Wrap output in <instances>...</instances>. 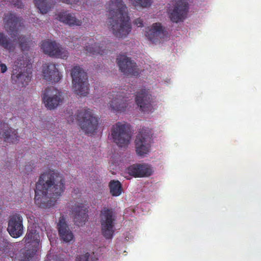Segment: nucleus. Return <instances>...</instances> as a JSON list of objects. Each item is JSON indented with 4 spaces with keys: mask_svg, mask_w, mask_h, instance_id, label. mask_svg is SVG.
I'll use <instances>...</instances> for the list:
<instances>
[{
    "mask_svg": "<svg viewBox=\"0 0 261 261\" xmlns=\"http://www.w3.org/2000/svg\"><path fill=\"white\" fill-rule=\"evenodd\" d=\"M65 189V179L63 174L51 170L41 173L36 184L35 204L41 208H49L56 204Z\"/></svg>",
    "mask_w": 261,
    "mask_h": 261,
    "instance_id": "obj_1",
    "label": "nucleus"
},
{
    "mask_svg": "<svg viewBox=\"0 0 261 261\" xmlns=\"http://www.w3.org/2000/svg\"><path fill=\"white\" fill-rule=\"evenodd\" d=\"M109 29L116 37L123 38L131 31L127 9L122 0H111L107 7Z\"/></svg>",
    "mask_w": 261,
    "mask_h": 261,
    "instance_id": "obj_2",
    "label": "nucleus"
},
{
    "mask_svg": "<svg viewBox=\"0 0 261 261\" xmlns=\"http://www.w3.org/2000/svg\"><path fill=\"white\" fill-rule=\"evenodd\" d=\"M4 23L5 30L13 39V41H10L6 35L0 32V45L11 51L14 49L15 44L19 43L22 50L28 49L29 39L25 36L19 35V31L22 24L21 19L13 14H8L5 16Z\"/></svg>",
    "mask_w": 261,
    "mask_h": 261,
    "instance_id": "obj_3",
    "label": "nucleus"
},
{
    "mask_svg": "<svg viewBox=\"0 0 261 261\" xmlns=\"http://www.w3.org/2000/svg\"><path fill=\"white\" fill-rule=\"evenodd\" d=\"M73 91L78 95L86 96L88 93V78L86 73L80 66H74L71 71Z\"/></svg>",
    "mask_w": 261,
    "mask_h": 261,
    "instance_id": "obj_4",
    "label": "nucleus"
},
{
    "mask_svg": "<svg viewBox=\"0 0 261 261\" xmlns=\"http://www.w3.org/2000/svg\"><path fill=\"white\" fill-rule=\"evenodd\" d=\"M116 216L113 210L107 207L102 209L100 215L101 230L103 236L107 239H112L115 231Z\"/></svg>",
    "mask_w": 261,
    "mask_h": 261,
    "instance_id": "obj_5",
    "label": "nucleus"
},
{
    "mask_svg": "<svg viewBox=\"0 0 261 261\" xmlns=\"http://www.w3.org/2000/svg\"><path fill=\"white\" fill-rule=\"evenodd\" d=\"M108 108L113 112H123L127 108L128 97L123 92L112 91L108 94Z\"/></svg>",
    "mask_w": 261,
    "mask_h": 261,
    "instance_id": "obj_6",
    "label": "nucleus"
},
{
    "mask_svg": "<svg viewBox=\"0 0 261 261\" xmlns=\"http://www.w3.org/2000/svg\"><path fill=\"white\" fill-rule=\"evenodd\" d=\"M79 124L82 129L95 130L98 128L99 118L88 110H83L77 115Z\"/></svg>",
    "mask_w": 261,
    "mask_h": 261,
    "instance_id": "obj_7",
    "label": "nucleus"
},
{
    "mask_svg": "<svg viewBox=\"0 0 261 261\" xmlns=\"http://www.w3.org/2000/svg\"><path fill=\"white\" fill-rule=\"evenodd\" d=\"M43 99L46 107L49 110L56 108L63 101L62 93L54 87H49L45 90Z\"/></svg>",
    "mask_w": 261,
    "mask_h": 261,
    "instance_id": "obj_8",
    "label": "nucleus"
},
{
    "mask_svg": "<svg viewBox=\"0 0 261 261\" xmlns=\"http://www.w3.org/2000/svg\"><path fill=\"white\" fill-rule=\"evenodd\" d=\"M145 36L147 38L153 43L163 41L168 37V32L165 30L160 23H153L150 27L146 29Z\"/></svg>",
    "mask_w": 261,
    "mask_h": 261,
    "instance_id": "obj_9",
    "label": "nucleus"
},
{
    "mask_svg": "<svg viewBox=\"0 0 261 261\" xmlns=\"http://www.w3.org/2000/svg\"><path fill=\"white\" fill-rule=\"evenodd\" d=\"M135 140V149L137 155L143 157L150 151L151 137L147 132H140Z\"/></svg>",
    "mask_w": 261,
    "mask_h": 261,
    "instance_id": "obj_10",
    "label": "nucleus"
},
{
    "mask_svg": "<svg viewBox=\"0 0 261 261\" xmlns=\"http://www.w3.org/2000/svg\"><path fill=\"white\" fill-rule=\"evenodd\" d=\"M8 231L11 237L17 238L23 233V218L18 213L10 216L8 221Z\"/></svg>",
    "mask_w": 261,
    "mask_h": 261,
    "instance_id": "obj_11",
    "label": "nucleus"
},
{
    "mask_svg": "<svg viewBox=\"0 0 261 261\" xmlns=\"http://www.w3.org/2000/svg\"><path fill=\"white\" fill-rule=\"evenodd\" d=\"M118 64L120 70L125 75L138 76L140 70L137 68L136 63L130 58L122 56L117 59Z\"/></svg>",
    "mask_w": 261,
    "mask_h": 261,
    "instance_id": "obj_12",
    "label": "nucleus"
},
{
    "mask_svg": "<svg viewBox=\"0 0 261 261\" xmlns=\"http://www.w3.org/2000/svg\"><path fill=\"white\" fill-rule=\"evenodd\" d=\"M88 210L83 203L76 204L70 210V214L76 225H82L88 220Z\"/></svg>",
    "mask_w": 261,
    "mask_h": 261,
    "instance_id": "obj_13",
    "label": "nucleus"
},
{
    "mask_svg": "<svg viewBox=\"0 0 261 261\" xmlns=\"http://www.w3.org/2000/svg\"><path fill=\"white\" fill-rule=\"evenodd\" d=\"M59 236L61 240L66 243H69L74 239V235L66 222L64 216H61L57 224Z\"/></svg>",
    "mask_w": 261,
    "mask_h": 261,
    "instance_id": "obj_14",
    "label": "nucleus"
},
{
    "mask_svg": "<svg viewBox=\"0 0 261 261\" xmlns=\"http://www.w3.org/2000/svg\"><path fill=\"white\" fill-rule=\"evenodd\" d=\"M187 12V4L184 0L178 1L170 13L171 20L174 22L182 20L186 16Z\"/></svg>",
    "mask_w": 261,
    "mask_h": 261,
    "instance_id": "obj_15",
    "label": "nucleus"
},
{
    "mask_svg": "<svg viewBox=\"0 0 261 261\" xmlns=\"http://www.w3.org/2000/svg\"><path fill=\"white\" fill-rule=\"evenodd\" d=\"M151 95L148 91L142 90L138 93L136 97L137 105L142 111L148 112L152 110L151 104Z\"/></svg>",
    "mask_w": 261,
    "mask_h": 261,
    "instance_id": "obj_16",
    "label": "nucleus"
},
{
    "mask_svg": "<svg viewBox=\"0 0 261 261\" xmlns=\"http://www.w3.org/2000/svg\"><path fill=\"white\" fill-rule=\"evenodd\" d=\"M42 73L44 79L51 82H58L61 76L55 64H45L43 66Z\"/></svg>",
    "mask_w": 261,
    "mask_h": 261,
    "instance_id": "obj_17",
    "label": "nucleus"
},
{
    "mask_svg": "<svg viewBox=\"0 0 261 261\" xmlns=\"http://www.w3.org/2000/svg\"><path fill=\"white\" fill-rule=\"evenodd\" d=\"M31 77L27 72H22L19 69L14 68L11 75V81L13 84L23 87L28 84L31 80Z\"/></svg>",
    "mask_w": 261,
    "mask_h": 261,
    "instance_id": "obj_18",
    "label": "nucleus"
},
{
    "mask_svg": "<svg viewBox=\"0 0 261 261\" xmlns=\"http://www.w3.org/2000/svg\"><path fill=\"white\" fill-rule=\"evenodd\" d=\"M132 132H112L111 136L114 142L119 147H125L130 143Z\"/></svg>",
    "mask_w": 261,
    "mask_h": 261,
    "instance_id": "obj_19",
    "label": "nucleus"
},
{
    "mask_svg": "<svg viewBox=\"0 0 261 261\" xmlns=\"http://www.w3.org/2000/svg\"><path fill=\"white\" fill-rule=\"evenodd\" d=\"M23 241L26 244L35 243L38 245L40 242V236L38 228L34 224L28 226L27 232Z\"/></svg>",
    "mask_w": 261,
    "mask_h": 261,
    "instance_id": "obj_20",
    "label": "nucleus"
},
{
    "mask_svg": "<svg viewBox=\"0 0 261 261\" xmlns=\"http://www.w3.org/2000/svg\"><path fill=\"white\" fill-rule=\"evenodd\" d=\"M59 19L60 21L71 27L80 26L82 23V20L76 18L74 14L67 12L60 13Z\"/></svg>",
    "mask_w": 261,
    "mask_h": 261,
    "instance_id": "obj_21",
    "label": "nucleus"
},
{
    "mask_svg": "<svg viewBox=\"0 0 261 261\" xmlns=\"http://www.w3.org/2000/svg\"><path fill=\"white\" fill-rule=\"evenodd\" d=\"M59 45V44L55 41H44L41 44V49L45 54L49 56H53L54 54L56 53V50L58 49Z\"/></svg>",
    "mask_w": 261,
    "mask_h": 261,
    "instance_id": "obj_22",
    "label": "nucleus"
},
{
    "mask_svg": "<svg viewBox=\"0 0 261 261\" xmlns=\"http://www.w3.org/2000/svg\"><path fill=\"white\" fill-rule=\"evenodd\" d=\"M110 193L113 197H118L123 192L122 184L118 180H111L109 183Z\"/></svg>",
    "mask_w": 261,
    "mask_h": 261,
    "instance_id": "obj_23",
    "label": "nucleus"
},
{
    "mask_svg": "<svg viewBox=\"0 0 261 261\" xmlns=\"http://www.w3.org/2000/svg\"><path fill=\"white\" fill-rule=\"evenodd\" d=\"M84 50L91 55L102 54L103 53L102 46H100L98 43L91 44L86 45Z\"/></svg>",
    "mask_w": 261,
    "mask_h": 261,
    "instance_id": "obj_24",
    "label": "nucleus"
},
{
    "mask_svg": "<svg viewBox=\"0 0 261 261\" xmlns=\"http://www.w3.org/2000/svg\"><path fill=\"white\" fill-rule=\"evenodd\" d=\"M34 3L42 14L46 13L50 8L48 0H34Z\"/></svg>",
    "mask_w": 261,
    "mask_h": 261,
    "instance_id": "obj_25",
    "label": "nucleus"
},
{
    "mask_svg": "<svg viewBox=\"0 0 261 261\" xmlns=\"http://www.w3.org/2000/svg\"><path fill=\"white\" fill-rule=\"evenodd\" d=\"M3 133L4 142L16 143L19 140V137L16 135L17 132H3Z\"/></svg>",
    "mask_w": 261,
    "mask_h": 261,
    "instance_id": "obj_26",
    "label": "nucleus"
},
{
    "mask_svg": "<svg viewBox=\"0 0 261 261\" xmlns=\"http://www.w3.org/2000/svg\"><path fill=\"white\" fill-rule=\"evenodd\" d=\"M139 164H135L126 168V172L134 177H143V174L141 173Z\"/></svg>",
    "mask_w": 261,
    "mask_h": 261,
    "instance_id": "obj_27",
    "label": "nucleus"
},
{
    "mask_svg": "<svg viewBox=\"0 0 261 261\" xmlns=\"http://www.w3.org/2000/svg\"><path fill=\"white\" fill-rule=\"evenodd\" d=\"M37 251V247L35 246L32 249H28L23 252L21 259L20 261H30L34 256Z\"/></svg>",
    "mask_w": 261,
    "mask_h": 261,
    "instance_id": "obj_28",
    "label": "nucleus"
},
{
    "mask_svg": "<svg viewBox=\"0 0 261 261\" xmlns=\"http://www.w3.org/2000/svg\"><path fill=\"white\" fill-rule=\"evenodd\" d=\"M139 166L141 174L143 175V177H148L152 174V168L148 164H139Z\"/></svg>",
    "mask_w": 261,
    "mask_h": 261,
    "instance_id": "obj_29",
    "label": "nucleus"
},
{
    "mask_svg": "<svg viewBox=\"0 0 261 261\" xmlns=\"http://www.w3.org/2000/svg\"><path fill=\"white\" fill-rule=\"evenodd\" d=\"M131 129L130 125L125 122H118L113 125L112 130H127Z\"/></svg>",
    "mask_w": 261,
    "mask_h": 261,
    "instance_id": "obj_30",
    "label": "nucleus"
},
{
    "mask_svg": "<svg viewBox=\"0 0 261 261\" xmlns=\"http://www.w3.org/2000/svg\"><path fill=\"white\" fill-rule=\"evenodd\" d=\"M26 64V58H24V56L22 55L14 61L13 69L14 68L17 69H21V67H24Z\"/></svg>",
    "mask_w": 261,
    "mask_h": 261,
    "instance_id": "obj_31",
    "label": "nucleus"
},
{
    "mask_svg": "<svg viewBox=\"0 0 261 261\" xmlns=\"http://www.w3.org/2000/svg\"><path fill=\"white\" fill-rule=\"evenodd\" d=\"M56 53L54 54L53 56L61 59H65L68 57V53L67 51L62 48L60 44L58 46V49L56 50Z\"/></svg>",
    "mask_w": 261,
    "mask_h": 261,
    "instance_id": "obj_32",
    "label": "nucleus"
},
{
    "mask_svg": "<svg viewBox=\"0 0 261 261\" xmlns=\"http://www.w3.org/2000/svg\"><path fill=\"white\" fill-rule=\"evenodd\" d=\"M130 2L135 6H141L147 7L150 5L151 0H129Z\"/></svg>",
    "mask_w": 261,
    "mask_h": 261,
    "instance_id": "obj_33",
    "label": "nucleus"
},
{
    "mask_svg": "<svg viewBox=\"0 0 261 261\" xmlns=\"http://www.w3.org/2000/svg\"><path fill=\"white\" fill-rule=\"evenodd\" d=\"M90 256V253L86 252L85 254L77 256L75 261H89ZM92 261H97V260H93Z\"/></svg>",
    "mask_w": 261,
    "mask_h": 261,
    "instance_id": "obj_34",
    "label": "nucleus"
},
{
    "mask_svg": "<svg viewBox=\"0 0 261 261\" xmlns=\"http://www.w3.org/2000/svg\"><path fill=\"white\" fill-rule=\"evenodd\" d=\"M8 124L3 122L0 120V130H8Z\"/></svg>",
    "mask_w": 261,
    "mask_h": 261,
    "instance_id": "obj_35",
    "label": "nucleus"
},
{
    "mask_svg": "<svg viewBox=\"0 0 261 261\" xmlns=\"http://www.w3.org/2000/svg\"><path fill=\"white\" fill-rule=\"evenodd\" d=\"M8 68L6 65L4 63L0 62V70L1 72L2 73L6 72Z\"/></svg>",
    "mask_w": 261,
    "mask_h": 261,
    "instance_id": "obj_36",
    "label": "nucleus"
},
{
    "mask_svg": "<svg viewBox=\"0 0 261 261\" xmlns=\"http://www.w3.org/2000/svg\"><path fill=\"white\" fill-rule=\"evenodd\" d=\"M143 20L141 18H137L134 21V24L138 27H142L143 26Z\"/></svg>",
    "mask_w": 261,
    "mask_h": 261,
    "instance_id": "obj_37",
    "label": "nucleus"
},
{
    "mask_svg": "<svg viewBox=\"0 0 261 261\" xmlns=\"http://www.w3.org/2000/svg\"><path fill=\"white\" fill-rule=\"evenodd\" d=\"M59 2H62L67 4H77L79 0H57Z\"/></svg>",
    "mask_w": 261,
    "mask_h": 261,
    "instance_id": "obj_38",
    "label": "nucleus"
},
{
    "mask_svg": "<svg viewBox=\"0 0 261 261\" xmlns=\"http://www.w3.org/2000/svg\"><path fill=\"white\" fill-rule=\"evenodd\" d=\"M69 46L71 47V48H74V49H79L80 48V47H81L80 45H79L78 44H76V45H75L73 43H71Z\"/></svg>",
    "mask_w": 261,
    "mask_h": 261,
    "instance_id": "obj_39",
    "label": "nucleus"
},
{
    "mask_svg": "<svg viewBox=\"0 0 261 261\" xmlns=\"http://www.w3.org/2000/svg\"><path fill=\"white\" fill-rule=\"evenodd\" d=\"M15 6H17L18 8H22L23 5L21 3L18 2L16 4H15Z\"/></svg>",
    "mask_w": 261,
    "mask_h": 261,
    "instance_id": "obj_40",
    "label": "nucleus"
},
{
    "mask_svg": "<svg viewBox=\"0 0 261 261\" xmlns=\"http://www.w3.org/2000/svg\"><path fill=\"white\" fill-rule=\"evenodd\" d=\"M95 132H89V131H87V132H85V134L87 135H89L90 134H92V133H94Z\"/></svg>",
    "mask_w": 261,
    "mask_h": 261,
    "instance_id": "obj_41",
    "label": "nucleus"
},
{
    "mask_svg": "<svg viewBox=\"0 0 261 261\" xmlns=\"http://www.w3.org/2000/svg\"><path fill=\"white\" fill-rule=\"evenodd\" d=\"M90 1H91L92 2H93L94 1H93V0H85V2H86V3H87V4H90Z\"/></svg>",
    "mask_w": 261,
    "mask_h": 261,
    "instance_id": "obj_42",
    "label": "nucleus"
},
{
    "mask_svg": "<svg viewBox=\"0 0 261 261\" xmlns=\"http://www.w3.org/2000/svg\"><path fill=\"white\" fill-rule=\"evenodd\" d=\"M6 243L7 244H9V242H6Z\"/></svg>",
    "mask_w": 261,
    "mask_h": 261,
    "instance_id": "obj_43",
    "label": "nucleus"
},
{
    "mask_svg": "<svg viewBox=\"0 0 261 261\" xmlns=\"http://www.w3.org/2000/svg\"><path fill=\"white\" fill-rule=\"evenodd\" d=\"M0 135H1V132H0Z\"/></svg>",
    "mask_w": 261,
    "mask_h": 261,
    "instance_id": "obj_44",
    "label": "nucleus"
},
{
    "mask_svg": "<svg viewBox=\"0 0 261 261\" xmlns=\"http://www.w3.org/2000/svg\"><path fill=\"white\" fill-rule=\"evenodd\" d=\"M60 261H62V260H60Z\"/></svg>",
    "mask_w": 261,
    "mask_h": 261,
    "instance_id": "obj_45",
    "label": "nucleus"
}]
</instances>
